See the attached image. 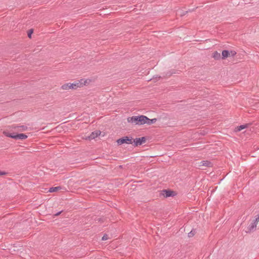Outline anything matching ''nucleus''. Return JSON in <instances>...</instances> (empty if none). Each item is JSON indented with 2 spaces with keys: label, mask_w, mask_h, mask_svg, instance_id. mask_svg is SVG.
Masks as SVG:
<instances>
[{
  "label": "nucleus",
  "mask_w": 259,
  "mask_h": 259,
  "mask_svg": "<svg viewBox=\"0 0 259 259\" xmlns=\"http://www.w3.org/2000/svg\"><path fill=\"white\" fill-rule=\"evenodd\" d=\"M222 59H224L230 56L229 51L228 50H223L222 53Z\"/></svg>",
  "instance_id": "10"
},
{
  "label": "nucleus",
  "mask_w": 259,
  "mask_h": 259,
  "mask_svg": "<svg viewBox=\"0 0 259 259\" xmlns=\"http://www.w3.org/2000/svg\"><path fill=\"white\" fill-rule=\"evenodd\" d=\"M161 194L164 197L167 198L171 196H174L176 195V192L173 191L169 190H163L161 191Z\"/></svg>",
  "instance_id": "5"
},
{
  "label": "nucleus",
  "mask_w": 259,
  "mask_h": 259,
  "mask_svg": "<svg viewBox=\"0 0 259 259\" xmlns=\"http://www.w3.org/2000/svg\"><path fill=\"white\" fill-rule=\"evenodd\" d=\"M229 53L230 55H231L232 57L234 56L236 54V52L234 51H231L230 52H229Z\"/></svg>",
  "instance_id": "18"
},
{
  "label": "nucleus",
  "mask_w": 259,
  "mask_h": 259,
  "mask_svg": "<svg viewBox=\"0 0 259 259\" xmlns=\"http://www.w3.org/2000/svg\"><path fill=\"white\" fill-rule=\"evenodd\" d=\"M5 136L6 137L14 139L15 140H24L27 138V136L24 134H17L10 133L8 132H3Z\"/></svg>",
  "instance_id": "3"
},
{
  "label": "nucleus",
  "mask_w": 259,
  "mask_h": 259,
  "mask_svg": "<svg viewBox=\"0 0 259 259\" xmlns=\"http://www.w3.org/2000/svg\"><path fill=\"white\" fill-rule=\"evenodd\" d=\"M6 174L5 172L0 171V176L5 175Z\"/></svg>",
  "instance_id": "22"
},
{
  "label": "nucleus",
  "mask_w": 259,
  "mask_h": 259,
  "mask_svg": "<svg viewBox=\"0 0 259 259\" xmlns=\"http://www.w3.org/2000/svg\"><path fill=\"white\" fill-rule=\"evenodd\" d=\"M257 224L254 223L253 221L248 226L247 228V230L246 231V233H250L253 231H254L256 227Z\"/></svg>",
  "instance_id": "6"
},
{
  "label": "nucleus",
  "mask_w": 259,
  "mask_h": 259,
  "mask_svg": "<svg viewBox=\"0 0 259 259\" xmlns=\"http://www.w3.org/2000/svg\"><path fill=\"white\" fill-rule=\"evenodd\" d=\"M108 239V235L107 234H105L104 235V236L102 237V240H106Z\"/></svg>",
  "instance_id": "19"
},
{
  "label": "nucleus",
  "mask_w": 259,
  "mask_h": 259,
  "mask_svg": "<svg viewBox=\"0 0 259 259\" xmlns=\"http://www.w3.org/2000/svg\"><path fill=\"white\" fill-rule=\"evenodd\" d=\"M133 138L131 137L125 136L118 139L116 141L117 144L120 145L123 144H133Z\"/></svg>",
  "instance_id": "4"
},
{
  "label": "nucleus",
  "mask_w": 259,
  "mask_h": 259,
  "mask_svg": "<svg viewBox=\"0 0 259 259\" xmlns=\"http://www.w3.org/2000/svg\"><path fill=\"white\" fill-rule=\"evenodd\" d=\"M61 187L60 186L55 187H51L50 188L49 192H56L59 190H60Z\"/></svg>",
  "instance_id": "12"
},
{
  "label": "nucleus",
  "mask_w": 259,
  "mask_h": 259,
  "mask_svg": "<svg viewBox=\"0 0 259 259\" xmlns=\"http://www.w3.org/2000/svg\"><path fill=\"white\" fill-rule=\"evenodd\" d=\"M195 233V230H192L190 233H188V237H193Z\"/></svg>",
  "instance_id": "16"
},
{
  "label": "nucleus",
  "mask_w": 259,
  "mask_h": 259,
  "mask_svg": "<svg viewBox=\"0 0 259 259\" xmlns=\"http://www.w3.org/2000/svg\"><path fill=\"white\" fill-rule=\"evenodd\" d=\"M133 143H134V146L135 147H137L139 145H141V142L140 140V138H137L133 140Z\"/></svg>",
  "instance_id": "9"
},
{
  "label": "nucleus",
  "mask_w": 259,
  "mask_h": 259,
  "mask_svg": "<svg viewBox=\"0 0 259 259\" xmlns=\"http://www.w3.org/2000/svg\"><path fill=\"white\" fill-rule=\"evenodd\" d=\"M149 118L145 115L133 116L127 118V121L136 125H142L146 123Z\"/></svg>",
  "instance_id": "1"
},
{
  "label": "nucleus",
  "mask_w": 259,
  "mask_h": 259,
  "mask_svg": "<svg viewBox=\"0 0 259 259\" xmlns=\"http://www.w3.org/2000/svg\"><path fill=\"white\" fill-rule=\"evenodd\" d=\"M201 165L206 167H212V163L208 160H203L200 162Z\"/></svg>",
  "instance_id": "8"
},
{
  "label": "nucleus",
  "mask_w": 259,
  "mask_h": 259,
  "mask_svg": "<svg viewBox=\"0 0 259 259\" xmlns=\"http://www.w3.org/2000/svg\"><path fill=\"white\" fill-rule=\"evenodd\" d=\"M141 142V144H143L146 142V138L145 137L139 138Z\"/></svg>",
  "instance_id": "17"
},
{
  "label": "nucleus",
  "mask_w": 259,
  "mask_h": 259,
  "mask_svg": "<svg viewBox=\"0 0 259 259\" xmlns=\"http://www.w3.org/2000/svg\"><path fill=\"white\" fill-rule=\"evenodd\" d=\"M85 81L83 79H81L80 81L78 82H75L74 83H67L64 84L62 85L61 89L64 90H68L69 89H76L78 88H80L82 86L83 84H84Z\"/></svg>",
  "instance_id": "2"
},
{
  "label": "nucleus",
  "mask_w": 259,
  "mask_h": 259,
  "mask_svg": "<svg viewBox=\"0 0 259 259\" xmlns=\"http://www.w3.org/2000/svg\"><path fill=\"white\" fill-rule=\"evenodd\" d=\"M247 127H248V124H247L240 125V126H238L237 127V131H241L243 129L247 128Z\"/></svg>",
  "instance_id": "15"
},
{
  "label": "nucleus",
  "mask_w": 259,
  "mask_h": 259,
  "mask_svg": "<svg viewBox=\"0 0 259 259\" xmlns=\"http://www.w3.org/2000/svg\"><path fill=\"white\" fill-rule=\"evenodd\" d=\"M16 128H18L20 131H25L27 130V127L25 125H20L17 126H14L13 128L16 129Z\"/></svg>",
  "instance_id": "11"
},
{
  "label": "nucleus",
  "mask_w": 259,
  "mask_h": 259,
  "mask_svg": "<svg viewBox=\"0 0 259 259\" xmlns=\"http://www.w3.org/2000/svg\"><path fill=\"white\" fill-rule=\"evenodd\" d=\"M213 57L216 60L220 59H221V54L220 53L215 51L213 53Z\"/></svg>",
  "instance_id": "13"
},
{
  "label": "nucleus",
  "mask_w": 259,
  "mask_h": 259,
  "mask_svg": "<svg viewBox=\"0 0 259 259\" xmlns=\"http://www.w3.org/2000/svg\"><path fill=\"white\" fill-rule=\"evenodd\" d=\"M61 211L58 212L55 214V215L57 216V215H59V214L61 213Z\"/></svg>",
  "instance_id": "23"
},
{
  "label": "nucleus",
  "mask_w": 259,
  "mask_h": 259,
  "mask_svg": "<svg viewBox=\"0 0 259 259\" xmlns=\"http://www.w3.org/2000/svg\"><path fill=\"white\" fill-rule=\"evenodd\" d=\"M33 32V29H30L29 31V32L28 33V36L29 38H31V34Z\"/></svg>",
  "instance_id": "20"
},
{
  "label": "nucleus",
  "mask_w": 259,
  "mask_h": 259,
  "mask_svg": "<svg viewBox=\"0 0 259 259\" xmlns=\"http://www.w3.org/2000/svg\"><path fill=\"white\" fill-rule=\"evenodd\" d=\"M258 221H259V214L256 216V217L255 218V219L253 221V222L257 224Z\"/></svg>",
  "instance_id": "21"
},
{
  "label": "nucleus",
  "mask_w": 259,
  "mask_h": 259,
  "mask_svg": "<svg viewBox=\"0 0 259 259\" xmlns=\"http://www.w3.org/2000/svg\"><path fill=\"white\" fill-rule=\"evenodd\" d=\"M101 134V132L99 131H96L92 132L91 135L88 137V139L89 140H93L95 139L98 136H99Z\"/></svg>",
  "instance_id": "7"
},
{
  "label": "nucleus",
  "mask_w": 259,
  "mask_h": 259,
  "mask_svg": "<svg viewBox=\"0 0 259 259\" xmlns=\"http://www.w3.org/2000/svg\"><path fill=\"white\" fill-rule=\"evenodd\" d=\"M157 119L156 118L149 119L148 120H146V123L148 125H151L153 123H154L156 121Z\"/></svg>",
  "instance_id": "14"
}]
</instances>
